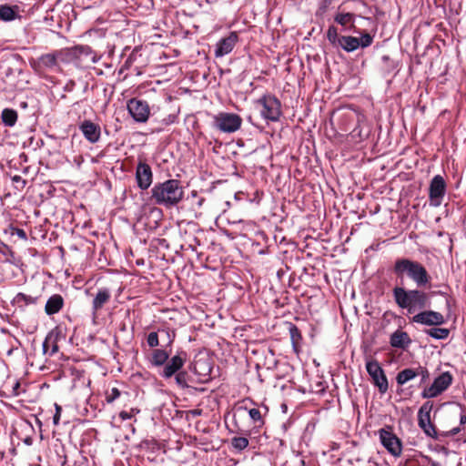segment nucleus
I'll use <instances>...</instances> for the list:
<instances>
[{
    "mask_svg": "<svg viewBox=\"0 0 466 466\" xmlns=\"http://www.w3.org/2000/svg\"><path fill=\"white\" fill-rule=\"evenodd\" d=\"M200 413H201V411H200V410H194V411H193V414H195V415H199Z\"/></svg>",
    "mask_w": 466,
    "mask_h": 466,
    "instance_id": "8fccbe9b",
    "label": "nucleus"
},
{
    "mask_svg": "<svg viewBox=\"0 0 466 466\" xmlns=\"http://www.w3.org/2000/svg\"><path fill=\"white\" fill-rule=\"evenodd\" d=\"M379 438L382 446L393 457L398 458L402 453V442L393 433L391 427H386L379 430Z\"/></svg>",
    "mask_w": 466,
    "mask_h": 466,
    "instance_id": "6e6552de",
    "label": "nucleus"
},
{
    "mask_svg": "<svg viewBox=\"0 0 466 466\" xmlns=\"http://www.w3.org/2000/svg\"><path fill=\"white\" fill-rule=\"evenodd\" d=\"M260 116L266 121L277 122L281 116V103L271 94H265L255 101Z\"/></svg>",
    "mask_w": 466,
    "mask_h": 466,
    "instance_id": "20e7f679",
    "label": "nucleus"
},
{
    "mask_svg": "<svg viewBox=\"0 0 466 466\" xmlns=\"http://www.w3.org/2000/svg\"><path fill=\"white\" fill-rule=\"evenodd\" d=\"M417 377L416 369L407 368L400 370L396 376V381L402 386Z\"/></svg>",
    "mask_w": 466,
    "mask_h": 466,
    "instance_id": "cd10ccee",
    "label": "nucleus"
},
{
    "mask_svg": "<svg viewBox=\"0 0 466 466\" xmlns=\"http://www.w3.org/2000/svg\"><path fill=\"white\" fill-rule=\"evenodd\" d=\"M355 14L350 12H337L334 15V21L345 30L355 29Z\"/></svg>",
    "mask_w": 466,
    "mask_h": 466,
    "instance_id": "412c9836",
    "label": "nucleus"
},
{
    "mask_svg": "<svg viewBox=\"0 0 466 466\" xmlns=\"http://www.w3.org/2000/svg\"><path fill=\"white\" fill-rule=\"evenodd\" d=\"M64 306V299L61 295H52L46 301L45 311L47 315H54L60 311Z\"/></svg>",
    "mask_w": 466,
    "mask_h": 466,
    "instance_id": "b1692460",
    "label": "nucleus"
},
{
    "mask_svg": "<svg viewBox=\"0 0 466 466\" xmlns=\"http://www.w3.org/2000/svg\"><path fill=\"white\" fill-rule=\"evenodd\" d=\"M151 197L156 204L171 208L183 199L184 189L179 180L168 179L156 184L151 189Z\"/></svg>",
    "mask_w": 466,
    "mask_h": 466,
    "instance_id": "f257e3e1",
    "label": "nucleus"
},
{
    "mask_svg": "<svg viewBox=\"0 0 466 466\" xmlns=\"http://www.w3.org/2000/svg\"><path fill=\"white\" fill-rule=\"evenodd\" d=\"M453 378L449 371L437 376L431 384L424 386L420 393L422 399H433L444 392L452 383Z\"/></svg>",
    "mask_w": 466,
    "mask_h": 466,
    "instance_id": "39448f33",
    "label": "nucleus"
},
{
    "mask_svg": "<svg viewBox=\"0 0 466 466\" xmlns=\"http://www.w3.org/2000/svg\"><path fill=\"white\" fill-rule=\"evenodd\" d=\"M136 179L137 187L142 189H147L153 181V173L148 164L139 162L136 170Z\"/></svg>",
    "mask_w": 466,
    "mask_h": 466,
    "instance_id": "dca6fc26",
    "label": "nucleus"
},
{
    "mask_svg": "<svg viewBox=\"0 0 466 466\" xmlns=\"http://www.w3.org/2000/svg\"><path fill=\"white\" fill-rule=\"evenodd\" d=\"M289 335L292 343V348L296 353H299V342L301 340V334L297 326L290 324Z\"/></svg>",
    "mask_w": 466,
    "mask_h": 466,
    "instance_id": "c756f323",
    "label": "nucleus"
},
{
    "mask_svg": "<svg viewBox=\"0 0 466 466\" xmlns=\"http://www.w3.org/2000/svg\"><path fill=\"white\" fill-rule=\"evenodd\" d=\"M365 367L374 386L378 388L381 394L386 393L389 389V382L385 371L379 361L370 358L366 360Z\"/></svg>",
    "mask_w": 466,
    "mask_h": 466,
    "instance_id": "423d86ee",
    "label": "nucleus"
},
{
    "mask_svg": "<svg viewBox=\"0 0 466 466\" xmlns=\"http://www.w3.org/2000/svg\"><path fill=\"white\" fill-rule=\"evenodd\" d=\"M1 118L6 127H14L17 121V112L12 108H5L1 113Z\"/></svg>",
    "mask_w": 466,
    "mask_h": 466,
    "instance_id": "c85d7f7f",
    "label": "nucleus"
},
{
    "mask_svg": "<svg viewBox=\"0 0 466 466\" xmlns=\"http://www.w3.org/2000/svg\"><path fill=\"white\" fill-rule=\"evenodd\" d=\"M446 182L441 175L432 177L429 187L430 204L432 207H439L443 201L446 194Z\"/></svg>",
    "mask_w": 466,
    "mask_h": 466,
    "instance_id": "9d476101",
    "label": "nucleus"
},
{
    "mask_svg": "<svg viewBox=\"0 0 466 466\" xmlns=\"http://www.w3.org/2000/svg\"><path fill=\"white\" fill-rule=\"evenodd\" d=\"M393 269L397 277L402 279L406 276L418 287H423L430 283L431 277L425 267L418 261L400 258L396 260Z\"/></svg>",
    "mask_w": 466,
    "mask_h": 466,
    "instance_id": "7ed1b4c3",
    "label": "nucleus"
},
{
    "mask_svg": "<svg viewBox=\"0 0 466 466\" xmlns=\"http://www.w3.org/2000/svg\"><path fill=\"white\" fill-rule=\"evenodd\" d=\"M111 298L110 290L106 288L98 289L92 303L93 312L96 313L103 308V306L109 301Z\"/></svg>",
    "mask_w": 466,
    "mask_h": 466,
    "instance_id": "393cba45",
    "label": "nucleus"
},
{
    "mask_svg": "<svg viewBox=\"0 0 466 466\" xmlns=\"http://www.w3.org/2000/svg\"><path fill=\"white\" fill-rule=\"evenodd\" d=\"M187 352L184 350L177 351L176 355L168 359L165 363L160 376L164 379H170L176 373L180 372V370L187 361Z\"/></svg>",
    "mask_w": 466,
    "mask_h": 466,
    "instance_id": "f8f14e48",
    "label": "nucleus"
},
{
    "mask_svg": "<svg viewBox=\"0 0 466 466\" xmlns=\"http://www.w3.org/2000/svg\"><path fill=\"white\" fill-rule=\"evenodd\" d=\"M19 388H20V382L18 380L13 381V383L11 385V395L18 396L20 394Z\"/></svg>",
    "mask_w": 466,
    "mask_h": 466,
    "instance_id": "ea45409f",
    "label": "nucleus"
},
{
    "mask_svg": "<svg viewBox=\"0 0 466 466\" xmlns=\"http://www.w3.org/2000/svg\"><path fill=\"white\" fill-rule=\"evenodd\" d=\"M410 295L411 289L406 290L404 288L401 287H396L393 289V297L396 304L400 309H407L408 313L410 312Z\"/></svg>",
    "mask_w": 466,
    "mask_h": 466,
    "instance_id": "aec40b11",
    "label": "nucleus"
},
{
    "mask_svg": "<svg viewBox=\"0 0 466 466\" xmlns=\"http://www.w3.org/2000/svg\"><path fill=\"white\" fill-rule=\"evenodd\" d=\"M428 461H429L430 466H441V463H439L438 461H435L430 458L428 459Z\"/></svg>",
    "mask_w": 466,
    "mask_h": 466,
    "instance_id": "09e8293b",
    "label": "nucleus"
},
{
    "mask_svg": "<svg viewBox=\"0 0 466 466\" xmlns=\"http://www.w3.org/2000/svg\"><path fill=\"white\" fill-rule=\"evenodd\" d=\"M36 300H37V298L35 297H32L30 295H26L25 293H18L15 299H14V301L15 303L18 304V305H31V304H35L36 303Z\"/></svg>",
    "mask_w": 466,
    "mask_h": 466,
    "instance_id": "2f4dec72",
    "label": "nucleus"
},
{
    "mask_svg": "<svg viewBox=\"0 0 466 466\" xmlns=\"http://www.w3.org/2000/svg\"><path fill=\"white\" fill-rule=\"evenodd\" d=\"M417 377H420V387H421L429 379L430 372L427 368L419 366L416 368Z\"/></svg>",
    "mask_w": 466,
    "mask_h": 466,
    "instance_id": "c9c22d12",
    "label": "nucleus"
},
{
    "mask_svg": "<svg viewBox=\"0 0 466 466\" xmlns=\"http://www.w3.org/2000/svg\"><path fill=\"white\" fill-rule=\"evenodd\" d=\"M58 338L59 332L56 329L47 333L42 345L44 354L53 356L58 351Z\"/></svg>",
    "mask_w": 466,
    "mask_h": 466,
    "instance_id": "6ab92c4d",
    "label": "nucleus"
},
{
    "mask_svg": "<svg viewBox=\"0 0 466 466\" xmlns=\"http://www.w3.org/2000/svg\"><path fill=\"white\" fill-rule=\"evenodd\" d=\"M410 314L418 309H423L429 306L428 296L425 292L419 289H411Z\"/></svg>",
    "mask_w": 466,
    "mask_h": 466,
    "instance_id": "a211bd4d",
    "label": "nucleus"
},
{
    "mask_svg": "<svg viewBox=\"0 0 466 466\" xmlns=\"http://www.w3.org/2000/svg\"><path fill=\"white\" fill-rule=\"evenodd\" d=\"M147 345H148L150 348H157V347L159 345V340H158V335H157V332H155V331L150 332V333L147 335Z\"/></svg>",
    "mask_w": 466,
    "mask_h": 466,
    "instance_id": "4c0bfd02",
    "label": "nucleus"
},
{
    "mask_svg": "<svg viewBox=\"0 0 466 466\" xmlns=\"http://www.w3.org/2000/svg\"><path fill=\"white\" fill-rule=\"evenodd\" d=\"M460 431H461V428L460 427H455V428H452L451 430H450L449 431L444 432L442 435L446 436V437L455 436Z\"/></svg>",
    "mask_w": 466,
    "mask_h": 466,
    "instance_id": "79ce46f5",
    "label": "nucleus"
},
{
    "mask_svg": "<svg viewBox=\"0 0 466 466\" xmlns=\"http://www.w3.org/2000/svg\"><path fill=\"white\" fill-rule=\"evenodd\" d=\"M13 181L17 182V183L21 182L23 184V186L25 185V180H24L20 176H15L13 177Z\"/></svg>",
    "mask_w": 466,
    "mask_h": 466,
    "instance_id": "de8ad7c7",
    "label": "nucleus"
},
{
    "mask_svg": "<svg viewBox=\"0 0 466 466\" xmlns=\"http://www.w3.org/2000/svg\"><path fill=\"white\" fill-rule=\"evenodd\" d=\"M238 36L236 32H231L227 37L220 39L215 48V56L223 57L233 50Z\"/></svg>",
    "mask_w": 466,
    "mask_h": 466,
    "instance_id": "f3484780",
    "label": "nucleus"
},
{
    "mask_svg": "<svg viewBox=\"0 0 466 466\" xmlns=\"http://www.w3.org/2000/svg\"><path fill=\"white\" fill-rule=\"evenodd\" d=\"M330 3H331V0H323L321 5L319 6V11L321 13H325L327 7L330 5Z\"/></svg>",
    "mask_w": 466,
    "mask_h": 466,
    "instance_id": "a18cd8bd",
    "label": "nucleus"
},
{
    "mask_svg": "<svg viewBox=\"0 0 466 466\" xmlns=\"http://www.w3.org/2000/svg\"><path fill=\"white\" fill-rule=\"evenodd\" d=\"M60 413H61V407L57 404H56V413L53 417V423L55 425H58L59 424V420H60Z\"/></svg>",
    "mask_w": 466,
    "mask_h": 466,
    "instance_id": "a19ab883",
    "label": "nucleus"
},
{
    "mask_svg": "<svg viewBox=\"0 0 466 466\" xmlns=\"http://www.w3.org/2000/svg\"><path fill=\"white\" fill-rule=\"evenodd\" d=\"M411 321L425 326H441L445 323V319L440 312L424 310L415 314L411 318Z\"/></svg>",
    "mask_w": 466,
    "mask_h": 466,
    "instance_id": "2eb2a0df",
    "label": "nucleus"
},
{
    "mask_svg": "<svg viewBox=\"0 0 466 466\" xmlns=\"http://www.w3.org/2000/svg\"><path fill=\"white\" fill-rule=\"evenodd\" d=\"M248 440L246 437H234L231 440L232 448L240 452L248 446Z\"/></svg>",
    "mask_w": 466,
    "mask_h": 466,
    "instance_id": "473e14b6",
    "label": "nucleus"
},
{
    "mask_svg": "<svg viewBox=\"0 0 466 466\" xmlns=\"http://www.w3.org/2000/svg\"><path fill=\"white\" fill-rule=\"evenodd\" d=\"M19 7L17 5H0V19L5 22H10L19 17Z\"/></svg>",
    "mask_w": 466,
    "mask_h": 466,
    "instance_id": "a878e982",
    "label": "nucleus"
},
{
    "mask_svg": "<svg viewBox=\"0 0 466 466\" xmlns=\"http://www.w3.org/2000/svg\"><path fill=\"white\" fill-rule=\"evenodd\" d=\"M61 62L73 64L78 68H88L97 63L101 56H98L89 46L77 45L72 47L60 50Z\"/></svg>",
    "mask_w": 466,
    "mask_h": 466,
    "instance_id": "f03ea898",
    "label": "nucleus"
},
{
    "mask_svg": "<svg viewBox=\"0 0 466 466\" xmlns=\"http://www.w3.org/2000/svg\"><path fill=\"white\" fill-rule=\"evenodd\" d=\"M119 417L123 420H129L132 418V414L131 412H128V411H126V410H123L119 413Z\"/></svg>",
    "mask_w": 466,
    "mask_h": 466,
    "instance_id": "49530a36",
    "label": "nucleus"
},
{
    "mask_svg": "<svg viewBox=\"0 0 466 466\" xmlns=\"http://www.w3.org/2000/svg\"><path fill=\"white\" fill-rule=\"evenodd\" d=\"M120 396V391L116 388H112L110 391H107L106 394V400L108 403L113 402Z\"/></svg>",
    "mask_w": 466,
    "mask_h": 466,
    "instance_id": "58836bf2",
    "label": "nucleus"
},
{
    "mask_svg": "<svg viewBox=\"0 0 466 466\" xmlns=\"http://www.w3.org/2000/svg\"><path fill=\"white\" fill-rule=\"evenodd\" d=\"M174 376H175L176 383L180 388H187V387H188V384H187V373L186 371H180L178 373H176Z\"/></svg>",
    "mask_w": 466,
    "mask_h": 466,
    "instance_id": "e433bc0d",
    "label": "nucleus"
},
{
    "mask_svg": "<svg viewBox=\"0 0 466 466\" xmlns=\"http://www.w3.org/2000/svg\"><path fill=\"white\" fill-rule=\"evenodd\" d=\"M78 129L85 139L90 144L97 143L101 138V127L89 119H85L78 124Z\"/></svg>",
    "mask_w": 466,
    "mask_h": 466,
    "instance_id": "4468645a",
    "label": "nucleus"
},
{
    "mask_svg": "<svg viewBox=\"0 0 466 466\" xmlns=\"http://www.w3.org/2000/svg\"><path fill=\"white\" fill-rule=\"evenodd\" d=\"M460 408L461 410L460 413V423L463 425L466 424V410L462 409L461 406H460Z\"/></svg>",
    "mask_w": 466,
    "mask_h": 466,
    "instance_id": "c03bdc74",
    "label": "nucleus"
},
{
    "mask_svg": "<svg viewBox=\"0 0 466 466\" xmlns=\"http://www.w3.org/2000/svg\"><path fill=\"white\" fill-rule=\"evenodd\" d=\"M432 409V404L430 402L424 403L418 411V423L419 426L422 429L424 433L433 439H438V433L434 425L431 422V410Z\"/></svg>",
    "mask_w": 466,
    "mask_h": 466,
    "instance_id": "ddd939ff",
    "label": "nucleus"
},
{
    "mask_svg": "<svg viewBox=\"0 0 466 466\" xmlns=\"http://www.w3.org/2000/svg\"><path fill=\"white\" fill-rule=\"evenodd\" d=\"M169 359V353L163 349H154L148 357V362L152 367H161Z\"/></svg>",
    "mask_w": 466,
    "mask_h": 466,
    "instance_id": "5701e85b",
    "label": "nucleus"
},
{
    "mask_svg": "<svg viewBox=\"0 0 466 466\" xmlns=\"http://www.w3.org/2000/svg\"><path fill=\"white\" fill-rule=\"evenodd\" d=\"M426 333L435 339H445L450 334V330L445 328H432L426 330Z\"/></svg>",
    "mask_w": 466,
    "mask_h": 466,
    "instance_id": "7c9ffc66",
    "label": "nucleus"
},
{
    "mask_svg": "<svg viewBox=\"0 0 466 466\" xmlns=\"http://www.w3.org/2000/svg\"><path fill=\"white\" fill-rule=\"evenodd\" d=\"M372 42L373 37L368 33L362 34L360 38L351 35H340L338 46L348 53H351L356 51L359 47L366 48L370 46Z\"/></svg>",
    "mask_w": 466,
    "mask_h": 466,
    "instance_id": "1a4fd4ad",
    "label": "nucleus"
},
{
    "mask_svg": "<svg viewBox=\"0 0 466 466\" xmlns=\"http://www.w3.org/2000/svg\"><path fill=\"white\" fill-rule=\"evenodd\" d=\"M15 234L17 235V237H19L20 238H22L24 240L27 239V235L25 233V231L22 228H16Z\"/></svg>",
    "mask_w": 466,
    "mask_h": 466,
    "instance_id": "37998d69",
    "label": "nucleus"
},
{
    "mask_svg": "<svg viewBox=\"0 0 466 466\" xmlns=\"http://www.w3.org/2000/svg\"><path fill=\"white\" fill-rule=\"evenodd\" d=\"M390 343L393 348L406 349L411 340L407 332L398 329L390 335Z\"/></svg>",
    "mask_w": 466,
    "mask_h": 466,
    "instance_id": "4be33fe9",
    "label": "nucleus"
},
{
    "mask_svg": "<svg viewBox=\"0 0 466 466\" xmlns=\"http://www.w3.org/2000/svg\"><path fill=\"white\" fill-rule=\"evenodd\" d=\"M127 110L136 122L145 123L150 116V108L147 102L131 98L127 102Z\"/></svg>",
    "mask_w": 466,
    "mask_h": 466,
    "instance_id": "9b49d317",
    "label": "nucleus"
},
{
    "mask_svg": "<svg viewBox=\"0 0 466 466\" xmlns=\"http://www.w3.org/2000/svg\"><path fill=\"white\" fill-rule=\"evenodd\" d=\"M326 35L329 42L332 46H338V45L339 44L340 35H339L337 27L334 25L329 26Z\"/></svg>",
    "mask_w": 466,
    "mask_h": 466,
    "instance_id": "72a5a7b5",
    "label": "nucleus"
},
{
    "mask_svg": "<svg viewBox=\"0 0 466 466\" xmlns=\"http://www.w3.org/2000/svg\"><path fill=\"white\" fill-rule=\"evenodd\" d=\"M241 124V117L234 113L220 112L213 117L214 127L223 133H234L240 128Z\"/></svg>",
    "mask_w": 466,
    "mask_h": 466,
    "instance_id": "0eeeda50",
    "label": "nucleus"
},
{
    "mask_svg": "<svg viewBox=\"0 0 466 466\" xmlns=\"http://www.w3.org/2000/svg\"><path fill=\"white\" fill-rule=\"evenodd\" d=\"M248 415L252 421L256 423L258 427L263 425L264 421L260 413V410L258 409L253 408L248 410Z\"/></svg>",
    "mask_w": 466,
    "mask_h": 466,
    "instance_id": "f704fd0d",
    "label": "nucleus"
},
{
    "mask_svg": "<svg viewBox=\"0 0 466 466\" xmlns=\"http://www.w3.org/2000/svg\"><path fill=\"white\" fill-rule=\"evenodd\" d=\"M58 61H61L60 50L56 53L43 55L39 57V64L50 69L56 68L58 66Z\"/></svg>",
    "mask_w": 466,
    "mask_h": 466,
    "instance_id": "bb28decb",
    "label": "nucleus"
}]
</instances>
